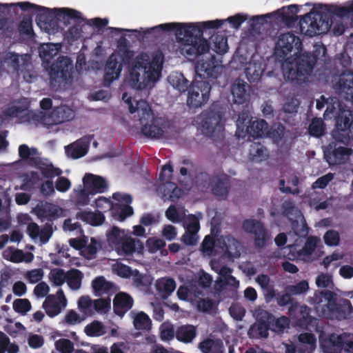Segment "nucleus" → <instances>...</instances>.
Returning <instances> with one entry per match:
<instances>
[{"instance_id": "1", "label": "nucleus", "mask_w": 353, "mask_h": 353, "mask_svg": "<svg viewBox=\"0 0 353 353\" xmlns=\"http://www.w3.org/2000/svg\"><path fill=\"white\" fill-rule=\"evenodd\" d=\"M248 19L247 15L236 14L226 20L216 19L200 23H167L160 24L150 29L151 31L160 30L163 32H174L176 38L181 44L180 52L189 60H194L200 55L209 52L210 46L203 38V30L218 29L226 21L235 29H239Z\"/></svg>"}, {"instance_id": "2", "label": "nucleus", "mask_w": 353, "mask_h": 353, "mask_svg": "<svg viewBox=\"0 0 353 353\" xmlns=\"http://www.w3.org/2000/svg\"><path fill=\"white\" fill-rule=\"evenodd\" d=\"M221 71L222 68L216 63V57L210 55L207 60L201 59L196 62V77L191 84L181 73L170 75L168 79L180 92L188 91L187 104L190 108H199L209 101L212 85L214 84Z\"/></svg>"}, {"instance_id": "3", "label": "nucleus", "mask_w": 353, "mask_h": 353, "mask_svg": "<svg viewBox=\"0 0 353 353\" xmlns=\"http://www.w3.org/2000/svg\"><path fill=\"white\" fill-rule=\"evenodd\" d=\"M117 54L123 64L130 66L128 83L134 89H145L150 83L156 82L161 76L162 65L157 57L152 61L144 52L138 54L133 60L134 52L130 50L128 40L122 37L118 41Z\"/></svg>"}, {"instance_id": "4", "label": "nucleus", "mask_w": 353, "mask_h": 353, "mask_svg": "<svg viewBox=\"0 0 353 353\" xmlns=\"http://www.w3.org/2000/svg\"><path fill=\"white\" fill-rule=\"evenodd\" d=\"M332 15L353 17V2L347 6L314 4L312 10L299 21L301 34L312 37L327 33L332 25Z\"/></svg>"}, {"instance_id": "5", "label": "nucleus", "mask_w": 353, "mask_h": 353, "mask_svg": "<svg viewBox=\"0 0 353 353\" xmlns=\"http://www.w3.org/2000/svg\"><path fill=\"white\" fill-rule=\"evenodd\" d=\"M308 302L320 318L343 320L349 319L353 313V307L348 299L336 301V294L328 290L316 291Z\"/></svg>"}, {"instance_id": "6", "label": "nucleus", "mask_w": 353, "mask_h": 353, "mask_svg": "<svg viewBox=\"0 0 353 353\" xmlns=\"http://www.w3.org/2000/svg\"><path fill=\"white\" fill-rule=\"evenodd\" d=\"M316 62V57L310 53L299 54L283 65V76L291 83L301 85L312 73Z\"/></svg>"}, {"instance_id": "7", "label": "nucleus", "mask_w": 353, "mask_h": 353, "mask_svg": "<svg viewBox=\"0 0 353 353\" xmlns=\"http://www.w3.org/2000/svg\"><path fill=\"white\" fill-rule=\"evenodd\" d=\"M223 112L214 105L203 111L198 118L203 133L211 136L216 130L220 131L223 128Z\"/></svg>"}, {"instance_id": "8", "label": "nucleus", "mask_w": 353, "mask_h": 353, "mask_svg": "<svg viewBox=\"0 0 353 353\" xmlns=\"http://www.w3.org/2000/svg\"><path fill=\"white\" fill-rule=\"evenodd\" d=\"M72 63L68 57L61 56L50 66L49 76L51 85L58 86L72 78Z\"/></svg>"}, {"instance_id": "9", "label": "nucleus", "mask_w": 353, "mask_h": 353, "mask_svg": "<svg viewBox=\"0 0 353 353\" xmlns=\"http://www.w3.org/2000/svg\"><path fill=\"white\" fill-rule=\"evenodd\" d=\"M242 226L245 232L254 235V245L258 248L265 247L270 240L268 230L260 221L253 219H245L243 221Z\"/></svg>"}, {"instance_id": "10", "label": "nucleus", "mask_w": 353, "mask_h": 353, "mask_svg": "<svg viewBox=\"0 0 353 353\" xmlns=\"http://www.w3.org/2000/svg\"><path fill=\"white\" fill-rule=\"evenodd\" d=\"M293 48H295L297 52L302 49L300 38L291 32L281 34L276 44L275 54L284 59Z\"/></svg>"}, {"instance_id": "11", "label": "nucleus", "mask_w": 353, "mask_h": 353, "mask_svg": "<svg viewBox=\"0 0 353 353\" xmlns=\"http://www.w3.org/2000/svg\"><path fill=\"white\" fill-rule=\"evenodd\" d=\"M334 88L340 97L353 102V71L343 72L339 75Z\"/></svg>"}, {"instance_id": "12", "label": "nucleus", "mask_w": 353, "mask_h": 353, "mask_svg": "<svg viewBox=\"0 0 353 353\" xmlns=\"http://www.w3.org/2000/svg\"><path fill=\"white\" fill-rule=\"evenodd\" d=\"M352 153L351 148L333 143L327 146L325 157L330 165H342L347 161Z\"/></svg>"}, {"instance_id": "13", "label": "nucleus", "mask_w": 353, "mask_h": 353, "mask_svg": "<svg viewBox=\"0 0 353 353\" xmlns=\"http://www.w3.org/2000/svg\"><path fill=\"white\" fill-rule=\"evenodd\" d=\"M122 99L128 104L129 112L131 114L137 112L141 123H143L144 121L149 120L152 117V110L150 104L145 100H139L137 101L136 106H134L131 97H128V94L126 92L123 94Z\"/></svg>"}, {"instance_id": "14", "label": "nucleus", "mask_w": 353, "mask_h": 353, "mask_svg": "<svg viewBox=\"0 0 353 353\" xmlns=\"http://www.w3.org/2000/svg\"><path fill=\"white\" fill-rule=\"evenodd\" d=\"M34 212L42 221H52L61 216L62 209L55 204L41 202L36 205Z\"/></svg>"}, {"instance_id": "15", "label": "nucleus", "mask_w": 353, "mask_h": 353, "mask_svg": "<svg viewBox=\"0 0 353 353\" xmlns=\"http://www.w3.org/2000/svg\"><path fill=\"white\" fill-rule=\"evenodd\" d=\"M320 347L324 353H340L343 350L344 339L341 335L331 334L319 336Z\"/></svg>"}, {"instance_id": "16", "label": "nucleus", "mask_w": 353, "mask_h": 353, "mask_svg": "<svg viewBox=\"0 0 353 353\" xmlns=\"http://www.w3.org/2000/svg\"><path fill=\"white\" fill-rule=\"evenodd\" d=\"M230 189V178L224 173L214 174L211 188L212 193L216 197L225 199Z\"/></svg>"}, {"instance_id": "17", "label": "nucleus", "mask_w": 353, "mask_h": 353, "mask_svg": "<svg viewBox=\"0 0 353 353\" xmlns=\"http://www.w3.org/2000/svg\"><path fill=\"white\" fill-rule=\"evenodd\" d=\"M123 63H119L116 55L113 53L108 59L103 77L104 85L109 86L114 80L117 79L121 72Z\"/></svg>"}, {"instance_id": "18", "label": "nucleus", "mask_w": 353, "mask_h": 353, "mask_svg": "<svg viewBox=\"0 0 353 353\" xmlns=\"http://www.w3.org/2000/svg\"><path fill=\"white\" fill-rule=\"evenodd\" d=\"M150 123L143 124L141 128V132L148 137L153 139L161 138L164 134V129L166 124L165 120L161 117H151Z\"/></svg>"}, {"instance_id": "19", "label": "nucleus", "mask_w": 353, "mask_h": 353, "mask_svg": "<svg viewBox=\"0 0 353 353\" xmlns=\"http://www.w3.org/2000/svg\"><path fill=\"white\" fill-rule=\"evenodd\" d=\"M132 297L126 292L117 293L113 299V311L119 316H123L133 306Z\"/></svg>"}, {"instance_id": "20", "label": "nucleus", "mask_w": 353, "mask_h": 353, "mask_svg": "<svg viewBox=\"0 0 353 353\" xmlns=\"http://www.w3.org/2000/svg\"><path fill=\"white\" fill-rule=\"evenodd\" d=\"M143 243L140 240L128 236L119 247H116L118 254L123 256L132 255L134 252L141 254L143 253Z\"/></svg>"}, {"instance_id": "21", "label": "nucleus", "mask_w": 353, "mask_h": 353, "mask_svg": "<svg viewBox=\"0 0 353 353\" xmlns=\"http://www.w3.org/2000/svg\"><path fill=\"white\" fill-rule=\"evenodd\" d=\"M83 185L90 190L92 194L103 193L107 189L105 180L100 176L93 174H85L83 179Z\"/></svg>"}, {"instance_id": "22", "label": "nucleus", "mask_w": 353, "mask_h": 353, "mask_svg": "<svg viewBox=\"0 0 353 353\" xmlns=\"http://www.w3.org/2000/svg\"><path fill=\"white\" fill-rule=\"evenodd\" d=\"M250 85L241 79H236L231 85V93L234 103H244L248 97Z\"/></svg>"}, {"instance_id": "23", "label": "nucleus", "mask_w": 353, "mask_h": 353, "mask_svg": "<svg viewBox=\"0 0 353 353\" xmlns=\"http://www.w3.org/2000/svg\"><path fill=\"white\" fill-rule=\"evenodd\" d=\"M55 9H50L46 7L38 6L35 12L37 13L36 21L38 24L43 25L45 28H54L56 23V18L59 19Z\"/></svg>"}, {"instance_id": "24", "label": "nucleus", "mask_w": 353, "mask_h": 353, "mask_svg": "<svg viewBox=\"0 0 353 353\" xmlns=\"http://www.w3.org/2000/svg\"><path fill=\"white\" fill-rule=\"evenodd\" d=\"M92 288L95 296H101L103 294L112 295L117 291L115 284L108 281L103 276H97L92 281Z\"/></svg>"}, {"instance_id": "25", "label": "nucleus", "mask_w": 353, "mask_h": 353, "mask_svg": "<svg viewBox=\"0 0 353 353\" xmlns=\"http://www.w3.org/2000/svg\"><path fill=\"white\" fill-rule=\"evenodd\" d=\"M32 161L33 166L38 168L45 178L52 179L62 173L59 168H54L52 164L48 165L41 158H32Z\"/></svg>"}, {"instance_id": "26", "label": "nucleus", "mask_w": 353, "mask_h": 353, "mask_svg": "<svg viewBox=\"0 0 353 353\" xmlns=\"http://www.w3.org/2000/svg\"><path fill=\"white\" fill-rule=\"evenodd\" d=\"M196 334V327L190 324L179 326L175 331L176 339L185 343H191Z\"/></svg>"}, {"instance_id": "27", "label": "nucleus", "mask_w": 353, "mask_h": 353, "mask_svg": "<svg viewBox=\"0 0 353 353\" xmlns=\"http://www.w3.org/2000/svg\"><path fill=\"white\" fill-rule=\"evenodd\" d=\"M156 289L163 298H168L176 289V282L170 277H162L157 280Z\"/></svg>"}, {"instance_id": "28", "label": "nucleus", "mask_w": 353, "mask_h": 353, "mask_svg": "<svg viewBox=\"0 0 353 353\" xmlns=\"http://www.w3.org/2000/svg\"><path fill=\"white\" fill-rule=\"evenodd\" d=\"M299 10L300 6L292 4L287 7H283L281 9L278 10L277 12L282 21L288 26H290L298 20L299 17L296 14Z\"/></svg>"}, {"instance_id": "29", "label": "nucleus", "mask_w": 353, "mask_h": 353, "mask_svg": "<svg viewBox=\"0 0 353 353\" xmlns=\"http://www.w3.org/2000/svg\"><path fill=\"white\" fill-rule=\"evenodd\" d=\"M299 341L301 343L299 348V353H313L316 347V339L312 333L305 332L300 334Z\"/></svg>"}, {"instance_id": "30", "label": "nucleus", "mask_w": 353, "mask_h": 353, "mask_svg": "<svg viewBox=\"0 0 353 353\" xmlns=\"http://www.w3.org/2000/svg\"><path fill=\"white\" fill-rule=\"evenodd\" d=\"M250 159L253 162H261L268 157L266 148L260 143L253 142L249 148Z\"/></svg>"}, {"instance_id": "31", "label": "nucleus", "mask_w": 353, "mask_h": 353, "mask_svg": "<svg viewBox=\"0 0 353 353\" xmlns=\"http://www.w3.org/2000/svg\"><path fill=\"white\" fill-rule=\"evenodd\" d=\"M212 43V49L217 54H223L225 53L229 47L228 39L225 34H214L210 37Z\"/></svg>"}, {"instance_id": "32", "label": "nucleus", "mask_w": 353, "mask_h": 353, "mask_svg": "<svg viewBox=\"0 0 353 353\" xmlns=\"http://www.w3.org/2000/svg\"><path fill=\"white\" fill-rule=\"evenodd\" d=\"M106 235L109 245L115 250L116 247H119L128 236L124 230H121L116 226H114L111 231L108 232Z\"/></svg>"}, {"instance_id": "33", "label": "nucleus", "mask_w": 353, "mask_h": 353, "mask_svg": "<svg viewBox=\"0 0 353 353\" xmlns=\"http://www.w3.org/2000/svg\"><path fill=\"white\" fill-rule=\"evenodd\" d=\"M268 124L263 120H256L247 126V132L254 138L262 137L268 133Z\"/></svg>"}, {"instance_id": "34", "label": "nucleus", "mask_w": 353, "mask_h": 353, "mask_svg": "<svg viewBox=\"0 0 353 353\" xmlns=\"http://www.w3.org/2000/svg\"><path fill=\"white\" fill-rule=\"evenodd\" d=\"M353 121V114L350 110H341L336 119V128L339 131L348 130Z\"/></svg>"}, {"instance_id": "35", "label": "nucleus", "mask_w": 353, "mask_h": 353, "mask_svg": "<svg viewBox=\"0 0 353 353\" xmlns=\"http://www.w3.org/2000/svg\"><path fill=\"white\" fill-rule=\"evenodd\" d=\"M78 218L93 226L101 225L105 221V216L101 212H82L78 214Z\"/></svg>"}, {"instance_id": "36", "label": "nucleus", "mask_w": 353, "mask_h": 353, "mask_svg": "<svg viewBox=\"0 0 353 353\" xmlns=\"http://www.w3.org/2000/svg\"><path fill=\"white\" fill-rule=\"evenodd\" d=\"M203 353H223V344L220 340L208 339L199 343Z\"/></svg>"}, {"instance_id": "37", "label": "nucleus", "mask_w": 353, "mask_h": 353, "mask_svg": "<svg viewBox=\"0 0 353 353\" xmlns=\"http://www.w3.org/2000/svg\"><path fill=\"white\" fill-rule=\"evenodd\" d=\"M133 208L128 205L115 204L111 209V213L114 219L123 221L133 214Z\"/></svg>"}, {"instance_id": "38", "label": "nucleus", "mask_w": 353, "mask_h": 353, "mask_svg": "<svg viewBox=\"0 0 353 353\" xmlns=\"http://www.w3.org/2000/svg\"><path fill=\"white\" fill-rule=\"evenodd\" d=\"M43 307L50 317L58 315L61 310V305L53 296H48L43 303Z\"/></svg>"}, {"instance_id": "39", "label": "nucleus", "mask_w": 353, "mask_h": 353, "mask_svg": "<svg viewBox=\"0 0 353 353\" xmlns=\"http://www.w3.org/2000/svg\"><path fill=\"white\" fill-rule=\"evenodd\" d=\"M19 156L30 165L33 166L32 158H41L37 148H29L26 144H21L19 147Z\"/></svg>"}, {"instance_id": "40", "label": "nucleus", "mask_w": 353, "mask_h": 353, "mask_svg": "<svg viewBox=\"0 0 353 353\" xmlns=\"http://www.w3.org/2000/svg\"><path fill=\"white\" fill-rule=\"evenodd\" d=\"M55 11L59 16V20H61V19L63 20L74 19L78 23H81L85 21V19L82 17L81 13L76 10L62 8L55 9Z\"/></svg>"}, {"instance_id": "41", "label": "nucleus", "mask_w": 353, "mask_h": 353, "mask_svg": "<svg viewBox=\"0 0 353 353\" xmlns=\"http://www.w3.org/2000/svg\"><path fill=\"white\" fill-rule=\"evenodd\" d=\"M264 70L261 68L260 63L249 62L248 66L245 69L246 77L250 81H258L263 73Z\"/></svg>"}, {"instance_id": "42", "label": "nucleus", "mask_w": 353, "mask_h": 353, "mask_svg": "<svg viewBox=\"0 0 353 353\" xmlns=\"http://www.w3.org/2000/svg\"><path fill=\"white\" fill-rule=\"evenodd\" d=\"M83 273L78 269H72L66 273V282L72 290H79L81 285Z\"/></svg>"}, {"instance_id": "43", "label": "nucleus", "mask_w": 353, "mask_h": 353, "mask_svg": "<svg viewBox=\"0 0 353 353\" xmlns=\"http://www.w3.org/2000/svg\"><path fill=\"white\" fill-rule=\"evenodd\" d=\"M176 294L180 300L186 301L192 294H193L194 297H199L200 295H203V292L198 290L196 285L191 284L190 287L181 285Z\"/></svg>"}, {"instance_id": "44", "label": "nucleus", "mask_w": 353, "mask_h": 353, "mask_svg": "<svg viewBox=\"0 0 353 353\" xmlns=\"http://www.w3.org/2000/svg\"><path fill=\"white\" fill-rule=\"evenodd\" d=\"M214 181V175L207 172H200L196 176V184L198 189L201 192H205L212 188Z\"/></svg>"}, {"instance_id": "45", "label": "nucleus", "mask_w": 353, "mask_h": 353, "mask_svg": "<svg viewBox=\"0 0 353 353\" xmlns=\"http://www.w3.org/2000/svg\"><path fill=\"white\" fill-rule=\"evenodd\" d=\"M163 190L164 196H168L173 202L178 200L183 194V190L172 182L163 184Z\"/></svg>"}, {"instance_id": "46", "label": "nucleus", "mask_w": 353, "mask_h": 353, "mask_svg": "<svg viewBox=\"0 0 353 353\" xmlns=\"http://www.w3.org/2000/svg\"><path fill=\"white\" fill-rule=\"evenodd\" d=\"M84 332L88 336H100L105 333V326L98 321H94L85 327Z\"/></svg>"}, {"instance_id": "47", "label": "nucleus", "mask_w": 353, "mask_h": 353, "mask_svg": "<svg viewBox=\"0 0 353 353\" xmlns=\"http://www.w3.org/2000/svg\"><path fill=\"white\" fill-rule=\"evenodd\" d=\"M318 239L315 236H310L306 240L303 248L298 251V256L299 257H308L315 250L317 246Z\"/></svg>"}, {"instance_id": "48", "label": "nucleus", "mask_w": 353, "mask_h": 353, "mask_svg": "<svg viewBox=\"0 0 353 353\" xmlns=\"http://www.w3.org/2000/svg\"><path fill=\"white\" fill-rule=\"evenodd\" d=\"M133 324L137 330H148L151 325V321L145 312H141L135 316Z\"/></svg>"}, {"instance_id": "49", "label": "nucleus", "mask_w": 353, "mask_h": 353, "mask_svg": "<svg viewBox=\"0 0 353 353\" xmlns=\"http://www.w3.org/2000/svg\"><path fill=\"white\" fill-rule=\"evenodd\" d=\"M54 114L57 116V118L54 120L57 123L69 121L72 119L74 116L72 109L66 106L57 108L53 112V115Z\"/></svg>"}, {"instance_id": "50", "label": "nucleus", "mask_w": 353, "mask_h": 353, "mask_svg": "<svg viewBox=\"0 0 353 353\" xmlns=\"http://www.w3.org/2000/svg\"><path fill=\"white\" fill-rule=\"evenodd\" d=\"M12 307L15 312L26 315L32 309V305L28 299H17L13 302Z\"/></svg>"}, {"instance_id": "51", "label": "nucleus", "mask_w": 353, "mask_h": 353, "mask_svg": "<svg viewBox=\"0 0 353 353\" xmlns=\"http://www.w3.org/2000/svg\"><path fill=\"white\" fill-rule=\"evenodd\" d=\"M310 134L316 137H320L324 134V123L321 119L314 118L309 125Z\"/></svg>"}, {"instance_id": "52", "label": "nucleus", "mask_w": 353, "mask_h": 353, "mask_svg": "<svg viewBox=\"0 0 353 353\" xmlns=\"http://www.w3.org/2000/svg\"><path fill=\"white\" fill-rule=\"evenodd\" d=\"M309 290V283L306 280L301 281L295 285H288L286 292L292 295H300L305 294Z\"/></svg>"}, {"instance_id": "53", "label": "nucleus", "mask_w": 353, "mask_h": 353, "mask_svg": "<svg viewBox=\"0 0 353 353\" xmlns=\"http://www.w3.org/2000/svg\"><path fill=\"white\" fill-rule=\"evenodd\" d=\"M199 216H196L195 214H190L186 216L185 230L198 233L200 230L199 219L202 218V214L199 212Z\"/></svg>"}, {"instance_id": "54", "label": "nucleus", "mask_w": 353, "mask_h": 353, "mask_svg": "<svg viewBox=\"0 0 353 353\" xmlns=\"http://www.w3.org/2000/svg\"><path fill=\"white\" fill-rule=\"evenodd\" d=\"M68 156L74 159L81 158L85 155L86 150L80 145L70 144L65 148Z\"/></svg>"}, {"instance_id": "55", "label": "nucleus", "mask_w": 353, "mask_h": 353, "mask_svg": "<svg viewBox=\"0 0 353 353\" xmlns=\"http://www.w3.org/2000/svg\"><path fill=\"white\" fill-rule=\"evenodd\" d=\"M94 309L100 314L108 313L111 308V301L110 298L98 299L93 301Z\"/></svg>"}, {"instance_id": "56", "label": "nucleus", "mask_w": 353, "mask_h": 353, "mask_svg": "<svg viewBox=\"0 0 353 353\" xmlns=\"http://www.w3.org/2000/svg\"><path fill=\"white\" fill-rule=\"evenodd\" d=\"M18 30L21 34L32 35L34 34L32 29V20L30 16H26L20 21Z\"/></svg>"}, {"instance_id": "57", "label": "nucleus", "mask_w": 353, "mask_h": 353, "mask_svg": "<svg viewBox=\"0 0 353 353\" xmlns=\"http://www.w3.org/2000/svg\"><path fill=\"white\" fill-rule=\"evenodd\" d=\"M289 323V319L285 316L277 319L274 316L272 324H271V330L275 332H283L286 327H288Z\"/></svg>"}, {"instance_id": "58", "label": "nucleus", "mask_w": 353, "mask_h": 353, "mask_svg": "<svg viewBox=\"0 0 353 353\" xmlns=\"http://www.w3.org/2000/svg\"><path fill=\"white\" fill-rule=\"evenodd\" d=\"M145 246L150 253H155L165 246V242L161 239L150 237L147 239Z\"/></svg>"}, {"instance_id": "59", "label": "nucleus", "mask_w": 353, "mask_h": 353, "mask_svg": "<svg viewBox=\"0 0 353 353\" xmlns=\"http://www.w3.org/2000/svg\"><path fill=\"white\" fill-rule=\"evenodd\" d=\"M323 240L328 246H336L340 242V234L336 230H329L323 235Z\"/></svg>"}, {"instance_id": "60", "label": "nucleus", "mask_w": 353, "mask_h": 353, "mask_svg": "<svg viewBox=\"0 0 353 353\" xmlns=\"http://www.w3.org/2000/svg\"><path fill=\"white\" fill-rule=\"evenodd\" d=\"M76 202L78 205H86L89 203L90 194H92L90 190L85 186L83 188H80L79 190H76Z\"/></svg>"}, {"instance_id": "61", "label": "nucleus", "mask_w": 353, "mask_h": 353, "mask_svg": "<svg viewBox=\"0 0 353 353\" xmlns=\"http://www.w3.org/2000/svg\"><path fill=\"white\" fill-rule=\"evenodd\" d=\"M55 346L61 353H72L74 343L69 339H61L56 341Z\"/></svg>"}, {"instance_id": "62", "label": "nucleus", "mask_w": 353, "mask_h": 353, "mask_svg": "<svg viewBox=\"0 0 353 353\" xmlns=\"http://www.w3.org/2000/svg\"><path fill=\"white\" fill-rule=\"evenodd\" d=\"M173 168L170 164H165L162 167V169L160 172L159 179V181L164 183L167 184L168 183H170V180L172 178V175L173 173Z\"/></svg>"}, {"instance_id": "63", "label": "nucleus", "mask_w": 353, "mask_h": 353, "mask_svg": "<svg viewBox=\"0 0 353 353\" xmlns=\"http://www.w3.org/2000/svg\"><path fill=\"white\" fill-rule=\"evenodd\" d=\"M229 312L231 316L236 321H241L246 312L245 309L238 304H232L229 308Z\"/></svg>"}, {"instance_id": "64", "label": "nucleus", "mask_w": 353, "mask_h": 353, "mask_svg": "<svg viewBox=\"0 0 353 353\" xmlns=\"http://www.w3.org/2000/svg\"><path fill=\"white\" fill-rule=\"evenodd\" d=\"M214 246V238L210 235H207L205 236L201 243V250L203 253H206L210 255L213 252Z\"/></svg>"}]
</instances>
